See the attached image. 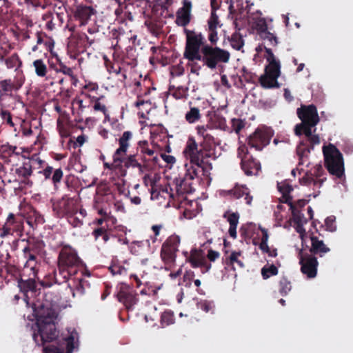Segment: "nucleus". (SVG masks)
I'll return each mask as SVG.
<instances>
[{"instance_id": "1", "label": "nucleus", "mask_w": 353, "mask_h": 353, "mask_svg": "<svg viewBox=\"0 0 353 353\" xmlns=\"http://www.w3.org/2000/svg\"><path fill=\"white\" fill-rule=\"evenodd\" d=\"M297 114L301 123L295 126V134L300 136L304 134L312 144H319L320 143L319 136L313 134L316 131V125L319 121L316 107L313 105H302L297 109Z\"/></svg>"}, {"instance_id": "2", "label": "nucleus", "mask_w": 353, "mask_h": 353, "mask_svg": "<svg viewBox=\"0 0 353 353\" xmlns=\"http://www.w3.org/2000/svg\"><path fill=\"white\" fill-rule=\"evenodd\" d=\"M267 54L266 59L269 64L265 68V72L259 78V82L264 88H279V83L277 79L280 75V63L276 60V58L269 48L265 47Z\"/></svg>"}, {"instance_id": "3", "label": "nucleus", "mask_w": 353, "mask_h": 353, "mask_svg": "<svg viewBox=\"0 0 353 353\" xmlns=\"http://www.w3.org/2000/svg\"><path fill=\"white\" fill-rule=\"evenodd\" d=\"M184 32L186 36L184 58L191 61L200 60L201 59V48L205 46V37L201 32L194 30L184 29Z\"/></svg>"}, {"instance_id": "4", "label": "nucleus", "mask_w": 353, "mask_h": 353, "mask_svg": "<svg viewBox=\"0 0 353 353\" xmlns=\"http://www.w3.org/2000/svg\"><path fill=\"white\" fill-rule=\"evenodd\" d=\"M132 134L130 131H125L123 133L121 138L119 139V148L117 149L113 155V164L115 167H119L121 163H124L126 168H139L140 171L142 172V167L141 164L137 161L134 155H130L128 158L123 159V156L126 153L129 147V141L131 139Z\"/></svg>"}, {"instance_id": "5", "label": "nucleus", "mask_w": 353, "mask_h": 353, "mask_svg": "<svg viewBox=\"0 0 353 353\" xmlns=\"http://www.w3.org/2000/svg\"><path fill=\"white\" fill-rule=\"evenodd\" d=\"M230 54L228 51L218 47L205 45L201 48V56L199 61L211 70L215 69L218 63H226L229 61Z\"/></svg>"}, {"instance_id": "6", "label": "nucleus", "mask_w": 353, "mask_h": 353, "mask_svg": "<svg viewBox=\"0 0 353 353\" xmlns=\"http://www.w3.org/2000/svg\"><path fill=\"white\" fill-rule=\"evenodd\" d=\"M81 263V261L77 254L75 250L70 248H63L59 253L58 267L60 274L67 272V275L75 274L76 270L73 268L78 267Z\"/></svg>"}, {"instance_id": "7", "label": "nucleus", "mask_w": 353, "mask_h": 353, "mask_svg": "<svg viewBox=\"0 0 353 353\" xmlns=\"http://www.w3.org/2000/svg\"><path fill=\"white\" fill-rule=\"evenodd\" d=\"M34 314L37 319V323H42L47 321H54L57 313L54 309V305L48 299H39L33 303Z\"/></svg>"}, {"instance_id": "8", "label": "nucleus", "mask_w": 353, "mask_h": 353, "mask_svg": "<svg viewBox=\"0 0 353 353\" xmlns=\"http://www.w3.org/2000/svg\"><path fill=\"white\" fill-rule=\"evenodd\" d=\"M38 334H34L33 338L36 342L39 336L42 342L51 341L57 336V332L55 327L54 321H47L42 323H37Z\"/></svg>"}, {"instance_id": "9", "label": "nucleus", "mask_w": 353, "mask_h": 353, "mask_svg": "<svg viewBox=\"0 0 353 353\" xmlns=\"http://www.w3.org/2000/svg\"><path fill=\"white\" fill-rule=\"evenodd\" d=\"M332 176L341 181L343 184L345 181V164L342 153L332 144Z\"/></svg>"}, {"instance_id": "10", "label": "nucleus", "mask_w": 353, "mask_h": 353, "mask_svg": "<svg viewBox=\"0 0 353 353\" xmlns=\"http://www.w3.org/2000/svg\"><path fill=\"white\" fill-rule=\"evenodd\" d=\"M300 264L301 272L308 278H314L316 275L318 262L316 258L300 251Z\"/></svg>"}, {"instance_id": "11", "label": "nucleus", "mask_w": 353, "mask_h": 353, "mask_svg": "<svg viewBox=\"0 0 353 353\" xmlns=\"http://www.w3.org/2000/svg\"><path fill=\"white\" fill-rule=\"evenodd\" d=\"M271 132L268 130L257 129L248 139V144L257 150H261L263 148L269 144Z\"/></svg>"}, {"instance_id": "12", "label": "nucleus", "mask_w": 353, "mask_h": 353, "mask_svg": "<svg viewBox=\"0 0 353 353\" xmlns=\"http://www.w3.org/2000/svg\"><path fill=\"white\" fill-rule=\"evenodd\" d=\"M192 3L190 0H183V7L176 12V23L179 26L185 27L191 19Z\"/></svg>"}, {"instance_id": "13", "label": "nucleus", "mask_w": 353, "mask_h": 353, "mask_svg": "<svg viewBox=\"0 0 353 353\" xmlns=\"http://www.w3.org/2000/svg\"><path fill=\"white\" fill-rule=\"evenodd\" d=\"M78 334L76 332H72L70 335L66 339L67 342V351L64 352L63 348L54 346L53 345L47 346L44 348L46 353H72L74 349V342L77 339Z\"/></svg>"}, {"instance_id": "14", "label": "nucleus", "mask_w": 353, "mask_h": 353, "mask_svg": "<svg viewBox=\"0 0 353 353\" xmlns=\"http://www.w3.org/2000/svg\"><path fill=\"white\" fill-rule=\"evenodd\" d=\"M24 257L27 259L25 264L26 268H30L34 276L36 275L37 253V250L34 247L26 246L23 250Z\"/></svg>"}, {"instance_id": "15", "label": "nucleus", "mask_w": 353, "mask_h": 353, "mask_svg": "<svg viewBox=\"0 0 353 353\" xmlns=\"http://www.w3.org/2000/svg\"><path fill=\"white\" fill-rule=\"evenodd\" d=\"M208 39L212 44H216L219 40L216 29L219 25V18L214 12H211L210 17L208 21Z\"/></svg>"}, {"instance_id": "16", "label": "nucleus", "mask_w": 353, "mask_h": 353, "mask_svg": "<svg viewBox=\"0 0 353 353\" xmlns=\"http://www.w3.org/2000/svg\"><path fill=\"white\" fill-rule=\"evenodd\" d=\"M190 179H188L187 176H184L183 179H176L174 181L175 190L179 195L192 193L194 191Z\"/></svg>"}, {"instance_id": "17", "label": "nucleus", "mask_w": 353, "mask_h": 353, "mask_svg": "<svg viewBox=\"0 0 353 353\" xmlns=\"http://www.w3.org/2000/svg\"><path fill=\"white\" fill-rule=\"evenodd\" d=\"M96 11L91 6H78L75 11V17L82 21V24L86 23L91 16L94 14Z\"/></svg>"}, {"instance_id": "18", "label": "nucleus", "mask_w": 353, "mask_h": 353, "mask_svg": "<svg viewBox=\"0 0 353 353\" xmlns=\"http://www.w3.org/2000/svg\"><path fill=\"white\" fill-rule=\"evenodd\" d=\"M223 217L227 219L230 223L228 230L229 234L233 239L236 238V227L239 223V214L237 212L229 213L226 212L223 214Z\"/></svg>"}, {"instance_id": "19", "label": "nucleus", "mask_w": 353, "mask_h": 353, "mask_svg": "<svg viewBox=\"0 0 353 353\" xmlns=\"http://www.w3.org/2000/svg\"><path fill=\"white\" fill-rule=\"evenodd\" d=\"M311 243L310 252L313 254L321 256L330 251V248L324 244L323 240H320L316 236H311Z\"/></svg>"}, {"instance_id": "20", "label": "nucleus", "mask_w": 353, "mask_h": 353, "mask_svg": "<svg viewBox=\"0 0 353 353\" xmlns=\"http://www.w3.org/2000/svg\"><path fill=\"white\" fill-rule=\"evenodd\" d=\"M118 299L123 303L127 308H130L137 303L135 296L131 292L121 291L118 294Z\"/></svg>"}, {"instance_id": "21", "label": "nucleus", "mask_w": 353, "mask_h": 353, "mask_svg": "<svg viewBox=\"0 0 353 353\" xmlns=\"http://www.w3.org/2000/svg\"><path fill=\"white\" fill-rule=\"evenodd\" d=\"M285 203L289 205L292 211L294 223H306V219L304 218L303 214H302L297 207L293 204V202L290 201V198L286 199Z\"/></svg>"}, {"instance_id": "22", "label": "nucleus", "mask_w": 353, "mask_h": 353, "mask_svg": "<svg viewBox=\"0 0 353 353\" xmlns=\"http://www.w3.org/2000/svg\"><path fill=\"white\" fill-rule=\"evenodd\" d=\"M188 260L193 268H198L205 265V259L196 250L191 252Z\"/></svg>"}, {"instance_id": "23", "label": "nucleus", "mask_w": 353, "mask_h": 353, "mask_svg": "<svg viewBox=\"0 0 353 353\" xmlns=\"http://www.w3.org/2000/svg\"><path fill=\"white\" fill-rule=\"evenodd\" d=\"M203 172V165H190L187 168L185 176L188 179L193 180L195 177L198 176L199 173Z\"/></svg>"}, {"instance_id": "24", "label": "nucleus", "mask_w": 353, "mask_h": 353, "mask_svg": "<svg viewBox=\"0 0 353 353\" xmlns=\"http://www.w3.org/2000/svg\"><path fill=\"white\" fill-rule=\"evenodd\" d=\"M323 152L325 159V166L327 171L331 173V143L323 146Z\"/></svg>"}, {"instance_id": "25", "label": "nucleus", "mask_w": 353, "mask_h": 353, "mask_svg": "<svg viewBox=\"0 0 353 353\" xmlns=\"http://www.w3.org/2000/svg\"><path fill=\"white\" fill-rule=\"evenodd\" d=\"M201 114L199 108H192L185 114V119L190 123H194L200 119Z\"/></svg>"}, {"instance_id": "26", "label": "nucleus", "mask_w": 353, "mask_h": 353, "mask_svg": "<svg viewBox=\"0 0 353 353\" xmlns=\"http://www.w3.org/2000/svg\"><path fill=\"white\" fill-rule=\"evenodd\" d=\"M230 44L233 48L239 50L244 44L243 39L239 34L234 33L230 39Z\"/></svg>"}, {"instance_id": "27", "label": "nucleus", "mask_w": 353, "mask_h": 353, "mask_svg": "<svg viewBox=\"0 0 353 353\" xmlns=\"http://www.w3.org/2000/svg\"><path fill=\"white\" fill-rule=\"evenodd\" d=\"M33 65L35 68V72L39 77H44L46 74L47 68L41 59L34 61Z\"/></svg>"}, {"instance_id": "28", "label": "nucleus", "mask_w": 353, "mask_h": 353, "mask_svg": "<svg viewBox=\"0 0 353 353\" xmlns=\"http://www.w3.org/2000/svg\"><path fill=\"white\" fill-rule=\"evenodd\" d=\"M278 274V269L274 265L270 266H264L261 269V274L264 279H268L270 276L276 275Z\"/></svg>"}, {"instance_id": "29", "label": "nucleus", "mask_w": 353, "mask_h": 353, "mask_svg": "<svg viewBox=\"0 0 353 353\" xmlns=\"http://www.w3.org/2000/svg\"><path fill=\"white\" fill-rule=\"evenodd\" d=\"M184 152L186 157H188L191 154H194L195 153H198L197 144L194 140H193L192 139H190L188 141L187 145L184 150Z\"/></svg>"}, {"instance_id": "30", "label": "nucleus", "mask_w": 353, "mask_h": 353, "mask_svg": "<svg viewBox=\"0 0 353 353\" xmlns=\"http://www.w3.org/2000/svg\"><path fill=\"white\" fill-rule=\"evenodd\" d=\"M278 188L283 194V199L285 203L287 198H290V201H292V197L288 195L292 190V188L290 185L286 183H279Z\"/></svg>"}, {"instance_id": "31", "label": "nucleus", "mask_w": 353, "mask_h": 353, "mask_svg": "<svg viewBox=\"0 0 353 353\" xmlns=\"http://www.w3.org/2000/svg\"><path fill=\"white\" fill-rule=\"evenodd\" d=\"M260 37L264 41L269 42L270 46H276L278 44L276 37L268 30L263 32Z\"/></svg>"}, {"instance_id": "32", "label": "nucleus", "mask_w": 353, "mask_h": 353, "mask_svg": "<svg viewBox=\"0 0 353 353\" xmlns=\"http://www.w3.org/2000/svg\"><path fill=\"white\" fill-rule=\"evenodd\" d=\"M253 165L254 163L252 161H250L249 158H247L246 159V157H242L241 168L247 175H252L253 174L252 170Z\"/></svg>"}, {"instance_id": "33", "label": "nucleus", "mask_w": 353, "mask_h": 353, "mask_svg": "<svg viewBox=\"0 0 353 353\" xmlns=\"http://www.w3.org/2000/svg\"><path fill=\"white\" fill-rule=\"evenodd\" d=\"M17 174L23 177H28L32 174V166L28 163H25L22 167L16 170Z\"/></svg>"}, {"instance_id": "34", "label": "nucleus", "mask_w": 353, "mask_h": 353, "mask_svg": "<svg viewBox=\"0 0 353 353\" xmlns=\"http://www.w3.org/2000/svg\"><path fill=\"white\" fill-rule=\"evenodd\" d=\"M209 130H210V128L208 125H200L197 127L198 134L202 136L205 139L211 141L212 136L208 132Z\"/></svg>"}, {"instance_id": "35", "label": "nucleus", "mask_w": 353, "mask_h": 353, "mask_svg": "<svg viewBox=\"0 0 353 353\" xmlns=\"http://www.w3.org/2000/svg\"><path fill=\"white\" fill-rule=\"evenodd\" d=\"M280 292L283 295H286L291 290V284L285 278H283L280 281Z\"/></svg>"}, {"instance_id": "36", "label": "nucleus", "mask_w": 353, "mask_h": 353, "mask_svg": "<svg viewBox=\"0 0 353 353\" xmlns=\"http://www.w3.org/2000/svg\"><path fill=\"white\" fill-rule=\"evenodd\" d=\"M198 306L205 312H208L214 308L213 303L208 301H200L198 303Z\"/></svg>"}, {"instance_id": "37", "label": "nucleus", "mask_w": 353, "mask_h": 353, "mask_svg": "<svg viewBox=\"0 0 353 353\" xmlns=\"http://www.w3.org/2000/svg\"><path fill=\"white\" fill-rule=\"evenodd\" d=\"M310 148L305 147L303 141H301L299 145L297 146L296 152L297 154L302 158L305 156V153H310Z\"/></svg>"}, {"instance_id": "38", "label": "nucleus", "mask_w": 353, "mask_h": 353, "mask_svg": "<svg viewBox=\"0 0 353 353\" xmlns=\"http://www.w3.org/2000/svg\"><path fill=\"white\" fill-rule=\"evenodd\" d=\"M187 158L190 159V165H203V161L199 157L198 153L191 154Z\"/></svg>"}, {"instance_id": "39", "label": "nucleus", "mask_w": 353, "mask_h": 353, "mask_svg": "<svg viewBox=\"0 0 353 353\" xmlns=\"http://www.w3.org/2000/svg\"><path fill=\"white\" fill-rule=\"evenodd\" d=\"M240 252H232L230 256V261L232 265H234L236 263L239 268H243V262L238 259V256H240Z\"/></svg>"}, {"instance_id": "40", "label": "nucleus", "mask_w": 353, "mask_h": 353, "mask_svg": "<svg viewBox=\"0 0 353 353\" xmlns=\"http://www.w3.org/2000/svg\"><path fill=\"white\" fill-rule=\"evenodd\" d=\"M143 183L145 186H151V194L152 195L154 193V184L155 181L150 177L148 174H146L143 176Z\"/></svg>"}, {"instance_id": "41", "label": "nucleus", "mask_w": 353, "mask_h": 353, "mask_svg": "<svg viewBox=\"0 0 353 353\" xmlns=\"http://www.w3.org/2000/svg\"><path fill=\"white\" fill-rule=\"evenodd\" d=\"M0 86L4 92L11 91L13 88L12 83L10 79H6L0 81Z\"/></svg>"}, {"instance_id": "42", "label": "nucleus", "mask_w": 353, "mask_h": 353, "mask_svg": "<svg viewBox=\"0 0 353 353\" xmlns=\"http://www.w3.org/2000/svg\"><path fill=\"white\" fill-rule=\"evenodd\" d=\"M256 28L259 32L260 35H261L263 32H266L268 30L267 24L264 19H259L256 23Z\"/></svg>"}, {"instance_id": "43", "label": "nucleus", "mask_w": 353, "mask_h": 353, "mask_svg": "<svg viewBox=\"0 0 353 353\" xmlns=\"http://www.w3.org/2000/svg\"><path fill=\"white\" fill-rule=\"evenodd\" d=\"M161 256L162 259L167 263H170L174 261V257H173L172 253H170L166 250H163L161 251Z\"/></svg>"}, {"instance_id": "44", "label": "nucleus", "mask_w": 353, "mask_h": 353, "mask_svg": "<svg viewBox=\"0 0 353 353\" xmlns=\"http://www.w3.org/2000/svg\"><path fill=\"white\" fill-rule=\"evenodd\" d=\"M63 176V171L61 169H57L55 170L54 174L52 176V181L54 183H57L60 182L61 178Z\"/></svg>"}, {"instance_id": "45", "label": "nucleus", "mask_w": 353, "mask_h": 353, "mask_svg": "<svg viewBox=\"0 0 353 353\" xmlns=\"http://www.w3.org/2000/svg\"><path fill=\"white\" fill-rule=\"evenodd\" d=\"M1 118L3 120H6V122L10 124L11 126L14 125V123L12 121V117L10 113L8 111L3 110L1 113Z\"/></svg>"}, {"instance_id": "46", "label": "nucleus", "mask_w": 353, "mask_h": 353, "mask_svg": "<svg viewBox=\"0 0 353 353\" xmlns=\"http://www.w3.org/2000/svg\"><path fill=\"white\" fill-rule=\"evenodd\" d=\"M305 223H294V228L296 232L300 234L301 237L303 238L305 230L303 228V225Z\"/></svg>"}, {"instance_id": "47", "label": "nucleus", "mask_w": 353, "mask_h": 353, "mask_svg": "<svg viewBox=\"0 0 353 353\" xmlns=\"http://www.w3.org/2000/svg\"><path fill=\"white\" fill-rule=\"evenodd\" d=\"M94 110H97V111H98V110L102 111L103 112V114H105V118H108V114L106 112V108L104 105L101 104L99 102H97V103H95V104L94 105Z\"/></svg>"}, {"instance_id": "48", "label": "nucleus", "mask_w": 353, "mask_h": 353, "mask_svg": "<svg viewBox=\"0 0 353 353\" xmlns=\"http://www.w3.org/2000/svg\"><path fill=\"white\" fill-rule=\"evenodd\" d=\"M70 219V222L74 227L80 226L83 223L81 218L79 217L77 214Z\"/></svg>"}, {"instance_id": "49", "label": "nucleus", "mask_w": 353, "mask_h": 353, "mask_svg": "<svg viewBox=\"0 0 353 353\" xmlns=\"http://www.w3.org/2000/svg\"><path fill=\"white\" fill-rule=\"evenodd\" d=\"M161 323L163 325H168L172 323V319L168 314L164 313L161 316Z\"/></svg>"}, {"instance_id": "50", "label": "nucleus", "mask_w": 353, "mask_h": 353, "mask_svg": "<svg viewBox=\"0 0 353 353\" xmlns=\"http://www.w3.org/2000/svg\"><path fill=\"white\" fill-rule=\"evenodd\" d=\"M59 71L63 72V74H67L73 78V72L70 68H68L64 65H62L61 66Z\"/></svg>"}, {"instance_id": "51", "label": "nucleus", "mask_w": 353, "mask_h": 353, "mask_svg": "<svg viewBox=\"0 0 353 353\" xmlns=\"http://www.w3.org/2000/svg\"><path fill=\"white\" fill-rule=\"evenodd\" d=\"M161 157L166 163H170V164H173L176 161L175 158L171 155L162 154Z\"/></svg>"}, {"instance_id": "52", "label": "nucleus", "mask_w": 353, "mask_h": 353, "mask_svg": "<svg viewBox=\"0 0 353 353\" xmlns=\"http://www.w3.org/2000/svg\"><path fill=\"white\" fill-rule=\"evenodd\" d=\"M110 272L112 274H121L122 272L125 270L123 268L118 267V266H111L109 268Z\"/></svg>"}, {"instance_id": "53", "label": "nucleus", "mask_w": 353, "mask_h": 353, "mask_svg": "<svg viewBox=\"0 0 353 353\" xmlns=\"http://www.w3.org/2000/svg\"><path fill=\"white\" fill-rule=\"evenodd\" d=\"M219 256V253L218 252H216V251H214L212 250H210L208 252V257L212 261H215Z\"/></svg>"}, {"instance_id": "54", "label": "nucleus", "mask_w": 353, "mask_h": 353, "mask_svg": "<svg viewBox=\"0 0 353 353\" xmlns=\"http://www.w3.org/2000/svg\"><path fill=\"white\" fill-rule=\"evenodd\" d=\"M248 150L245 146H241L239 148V156L242 159V157H246V159L248 158L247 155Z\"/></svg>"}, {"instance_id": "55", "label": "nucleus", "mask_w": 353, "mask_h": 353, "mask_svg": "<svg viewBox=\"0 0 353 353\" xmlns=\"http://www.w3.org/2000/svg\"><path fill=\"white\" fill-rule=\"evenodd\" d=\"M163 228L162 225H154L152 226V230L153 231L154 236H157L159 234L161 229Z\"/></svg>"}, {"instance_id": "56", "label": "nucleus", "mask_w": 353, "mask_h": 353, "mask_svg": "<svg viewBox=\"0 0 353 353\" xmlns=\"http://www.w3.org/2000/svg\"><path fill=\"white\" fill-rule=\"evenodd\" d=\"M52 168L50 166H48L43 171V175L45 176L46 179H49L50 177V175L52 172Z\"/></svg>"}, {"instance_id": "57", "label": "nucleus", "mask_w": 353, "mask_h": 353, "mask_svg": "<svg viewBox=\"0 0 353 353\" xmlns=\"http://www.w3.org/2000/svg\"><path fill=\"white\" fill-rule=\"evenodd\" d=\"M261 232L263 233V235H262V237H261V241L263 242H267L268 243V230L264 229V228H262L261 229Z\"/></svg>"}, {"instance_id": "58", "label": "nucleus", "mask_w": 353, "mask_h": 353, "mask_svg": "<svg viewBox=\"0 0 353 353\" xmlns=\"http://www.w3.org/2000/svg\"><path fill=\"white\" fill-rule=\"evenodd\" d=\"M343 150L347 153L350 154L353 152V145L352 144H347L345 145V147L343 148Z\"/></svg>"}, {"instance_id": "59", "label": "nucleus", "mask_w": 353, "mask_h": 353, "mask_svg": "<svg viewBox=\"0 0 353 353\" xmlns=\"http://www.w3.org/2000/svg\"><path fill=\"white\" fill-rule=\"evenodd\" d=\"M104 232H105V230L104 229L99 228V229L95 230L93 232V234L95 236V239H97L99 236L103 234Z\"/></svg>"}, {"instance_id": "60", "label": "nucleus", "mask_w": 353, "mask_h": 353, "mask_svg": "<svg viewBox=\"0 0 353 353\" xmlns=\"http://www.w3.org/2000/svg\"><path fill=\"white\" fill-rule=\"evenodd\" d=\"M259 248L263 252H269V247L268 245V243L267 242L261 241L260 245H259Z\"/></svg>"}, {"instance_id": "61", "label": "nucleus", "mask_w": 353, "mask_h": 353, "mask_svg": "<svg viewBox=\"0 0 353 353\" xmlns=\"http://www.w3.org/2000/svg\"><path fill=\"white\" fill-rule=\"evenodd\" d=\"M293 204L297 207L298 210H300V208H301L302 207H304L305 205L306 201L305 200H299L295 203H293Z\"/></svg>"}, {"instance_id": "62", "label": "nucleus", "mask_w": 353, "mask_h": 353, "mask_svg": "<svg viewBox=\"0 0 353 353\" xmlns=\"http://www.w3.org/2000/svg\"><path fill=\"white\" fill-rule=\"evenodd\" d=\"M143 243L141 241H134L132 243L130 249L132 252H136L137 250L135 249V246L137 245L138 247H140Z\"/></svg>"}, {"instance_id": "63", "label": "nucleus", "mask_w": 353, "mask_h": 353, "mask_svg": "<svg viewBox=\"0 0 353 353\" xmlns=\"http://www.w3.org/2000/svg\"><path fill=\"white\" fill-rule=\"evenodd\" d=\"M86 138L84 135H80L77 138V142L81 146L85 142Z\"/></svg>"}, {"instance_id": "64", "label": "nucleus", "mask_w": 353, "mask_h": 353, "mask_svg": "<svg viewBox=\"0 0 353 353\" xmlns=\"http://www.w3.org/2000/svg\"><path fill=\"white\" fill-rule=\"evenodd\" d=\"M10 232V228H6V227H3V231L0 234V236L1 237H5L6 236L8 235Z\"/></svg>"}]
</instances>
